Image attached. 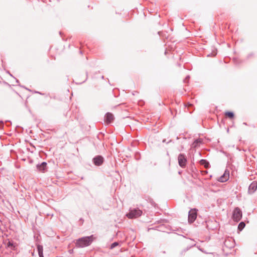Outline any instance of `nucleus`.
<instances>
[{
  "mask_svg": "<svg viewBox=\"0 0 257 257\" xmlns=\"http://www.w3.org/2000/svg\"><path fill=\"white\" fill-rule=\"evenodd\" d=\"M93 235L80 238L76 240V246L78 247H84L89 246L93 241Z\"/></svg>",
  "mask_w": 257,
  "mask_h": 257,
  "instance_id": "1",
  "label": "nucleus"
},
{
  "mask_svg": "<svg viewBox=\"0 0 257 257\" xmlns=\"http://www.w3.org/2000/svg\"><path fill=\"white\" fill-rule=\"evenodd\" d=\"M143 212L139 208L130 209L126 216L130 219L136 218L142 215Z\"/></svg>",
  "mask_w": 257,
  "mask_h": 257,
  "instance_id": "2",
  "label": "nucleus"
},
{
  "mask_svg": "<svg viewBox=\"0 0 257 257\" xmlns=\"http://www.w3.org/2000/svg\"><path fill=\"white\" fill-rule=\"evenodd\" d=\"M178 164L179 166L184 168L186 166L187 158L184 154H180L178 157Z\"/></svg>",
  "mask_w": 257,
  "mask_h": 257,
  "instance_id": "3",
  "label": "nucleus"
},
{
  "mask_svg": "<svg viewBox=\"0 0 257 257\" xmlns=\"http://www.w3.org/2000/svg\"><path fill=\"white\" fill-rule=\"evenodd\" d=\"M242 218V211L241 210L236 207L234 209L233 212V219L236 222L239 221Z\"/></svg>",
  "mask_w": 257,
  "mask_h": 257,
  "instance_id": "4",
  "label": "nucleus"
},
{
  "mask_svg": "<svg viewBox=\"0 0 257 257\" xmlns=\"http://www.w3.org/2000/svg\"><path fill=\"white\" fill-rule=\"evenodd\" d=\"M197 217V212L195 209H191L188 213V221L190 223L193 222Z\"/></svg>",
  "mask_w": 257,
  "mask_h": 257,
  "instance_id": "5",
  "label": "nucleus"
},
{
  "mask_svg": "<svg viewBox=\"0 0 257 257\" xmlns=\"http://www.w3.org/2000/svg\"><path fill=\"white\" fill-rule=\"evenodd\" d=\"M229 171L226 170L224 174L219 177L218 180L220 182H225L229 179Z\"/></svg>",
  "mask_w": 257,
  "mask_h": 257,
  "instance_id": "6",
  "label": "nucleus"
},
{
  "mask_svg": "<svg viewBox=\"0 0 257 257\" xmlns=\"http://www.w3.org/2000/svg\"><path fill=\"white\" fill-rule=\"evenodd\" d=\"M229 171L226 170L224 174L219 177L218 180L220 182H225L229 179Z\"/></svg>",
  "mask_w": 257,
  "mask_h": 257,
  "instance_id": "7",
  "label": "nucleus"
},
{
  "mask_svg": "<svg viewBox=\"0 0 257 257\" xmlns=\"http://www.w3.org/2000/svg\"><path fill=\"white\" fill-rule=\"evenodd\" d=\"M103 158L101 156H97L93 159V162L95 165L100 166L103 162Z\"/></svg>",
  "mask_w": 257,
  "mask_h": 257,
  "instance_id": "8",
  "label": "nucleus"
},
{
  "mask_svg": "<svg viewBox=\"0 0 257 257\" xmlns=\"http://www.w3.org/2000/svg\"><path fill=\"white\" fill-rule=\"evenodd\" d=\"M224 245L228 248H232L234 246V242L231 238H227L224 241Z\"/></svg>",
  "mask_w": 257,
  "mask_h": 257,
  "instance_id": "9",
  "label": "nucleus"
},
{
  "mask_svg": "<svg viewBox=\"0 0 257 257\" xmlns=\"http://www.w3.org/2000/svg\"><path fill=\"white\" fill-rule=\"evenodd\" d=\"M257 188V183L255 181L252 182L248 187V192L249 193H253Z\"/></svg>",
  "mask_w": 257,
  "mask_h": 257,
  "instance_id": "10",
  "label": "nucleus"
},
{
  "mask_svg": "<svg viewBox=\"0 0 257 257\" xmlns=\"http://www.w3.org/2000/svg\"><path fill=\"white\" fill-rule=\"evenodd\" d=\"M47 163L44 162L41 164H38L37 166V169L41 172H44L47 170Z\"/></svg>",
  "mask_w": 257,
  "mask_h": 257,
  "instance_id": "11",
  "label": "nucleus"
},
{
  "mask_svg": "<svg viewBox=\"0 0 257 257\" xmlns=\"http://www.w3.org/2000/svg\"><path fill=\"white\" fill-rule=\"evenodd\" d=\"M105 118L107 123H111L114 119V116L112 113L107 112L105 114Z\"/></svg>",
  "mask_w": 257,
  "mask_h": 257,
  "instance_id": "12",
  "label": "nucleus"
},
{
  "mask_svg": "<svg viewBox=\"0 0 257 257\" xmlns=\"http://www.w3.org/2000/svg\"><path fill=\"white\" fill-rule=\"evenodd\" d=\"M37 250L38 251V254H39V257H44L43 253V246L41 245H37Z\"/></svg>",
  "mask_w": 257,
  "mask_h": 257,
  "instance_id": "13",
  "label": "nucleus"
},
{
  "mask_svg": "<svg viewBox=\"0 0 257 257\" xmlns=\"http://www.w3.org/2000/svg\"><path fill=\"white\" fill-rule=\"evenodd\" d=\"M202 140L201 139H197L192 144V148H196L199 146L200 144L202 143Z\"/></svg>",
  "mask_w": 257,
  "mask_h": 257,
  "instance_id": "14",
  "label": "nucleus"
},
{
  "mask_svg": "<svg viewBox=\"0 0 257 257\" xmlns=\"http://www.w3.org/2000/svg\"><path fill=\"white\" fill-rule=\"evenodd\" d=\"M200 162L201 165H204L206 168H208L209 165V162L204 159L201 160Z\"/></svg>",
  "mask_w": 257,
  "mask_h": 257,
  "instance_id": "15",
  "label": "nucleus"
},
{
  "mask_svg": "<svg viewBox=\"0 0 257 257\" xmlns=\"http://www.w3.org/2000/svg\"><path fill=\"white\" fill-rule=\"evenodd\" d=\"M225 115L230 118H232L234 117L233 113L230 111L226 112Z\"/></svg>",
  "mask_w": 257,
  "mask_h": 257,
  "instance_id": "16",
  "label": "nucleus"
},
{
  "mask_svg": "<svg viewBox=\"0 0 257 257\" xmlns=\"http://www.w3.org/2000/svg\"><path fill=\"white\" fill-rule=\"evenodd\" d=\"M245 225V224L244 222H241L238 226V230H239L240 231L242 230L243 229V228L244 227Z\"/></svg>",
  "mask_w": 257,
  "mask_h": 257,
  "instance_id": "17",
  "label": "nucleus"
},
{
  "mask_svg": "<svg viewBox=\"0 0 257 257\" xmlns=\"http://www.w3.org/2000/svg\"><path fill=\"white\" fill-rule=\"evenodd\" d=\"M7 246L12 249H14L15 247L13 243L10 240H9L8 243H7Z\"/></svg>",
  "mask_w": 257,
  "mask_h": 257,
  "instance_id": "18",
  "label": "nucleus"
},
{
  "mask_svg": "<svg viewBox=\"0 0 257 257\" xmlns=\"http://www.w3.org/2000/svg\"><path fill=\"white\" fill-rule=\"evenodd\" d=\"M118 245V243L117 242H114L111 244L110 248L113 249L114 247H115L116 246H117Z\"/></svg>",
  "mask_w": 257,
  "mask_h": 257,
  "instance_id": "19",
  "label": "nucleus"
},
{
  "mask_svg": "<svg viewBox=\"0 0 257 257\" xmlns=\"http://www.w3.org/2000/svg\"><path fill=\"white\" fill-rule=\"evenodd\" d=\"M189 76H187L186 77V78L185 79V80H184V82H186L187 81V79H189Z\"/></svg>",
  "mask_w": 257,
  "mask_h": 257,
  "instance_id": "20",
  "label": "nucleus"
},
{
  "mask_svg": "<svg viewBox=\"0 0 257 257\" xmlns=\"http://www.w3.org/2000/svg\"><path fill=\"white\" fill-rule=\"evenodd\" d=\"M243 124H244V125H246V123L245 122H244V123H243Z\"/></svg>",
  "mask_w": 257,
  "mask_h": 257,
  "instance_id": "21",
  "label": "nucleus"
}]
</instances>
